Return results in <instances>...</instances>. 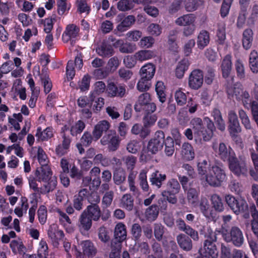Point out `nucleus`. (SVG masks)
I'll list each match as a JSON object with an SVG mask.
<instances>
[{"label": "nucleus", "mask_w": 258, "mask_h": 258, "mask_svg": "<svg viewBox=\"0 0 258 258\" xmlns=\"http://www.w3.org/2000/svg\"><path fill=\"white\" fill-rule=\"evenodd\" d=\"M210 172L206 176L205 180L206 183L213 187H219L226 178L224 169L217 165H213Z\"/></svg>", "instance_id": "nucleus-1"}, {"label": "nucleus", "mask_w": 258, "mask_h": 258, "mask_svg": "<svg viewBox=\"0 0 258 258\" xmlns=\"http://www.w3.org/2000/svg\"><path fill=\"white\" fill-rule=\"evenodd\" d=\"M225 201L229 208L236 215L248 211V204L243 199L236 198L232 195L228 194L225 196Z\"/></svg>", "instance_id": "nucleus-2"}, {"label": "nucleus", "mask_w": 258, "mask_h": 258, "mask_svg": "<svg viewBox=\"0 0 258 258\" xmlns=\"http://www.w3.org/2000/svg\"><path fill=\"white\" fill-rule=\"evenodd\" d=\"M223 237L227 242H231L235 246L241 247L244 243V239L242 230L236 226L231 227L229 231L223 233Z\"/></svg>", "instance_id": "nucleus-3"}, {"label": "nucleus", "mask_w": 258, "mask_h": 258, "mask_svg": "<svg viewBox=\"0 0 258 258\" xmlns=\"http://www.w3.org/2000/svg\"><path fill=\"white\" fill-rule=\"evenodd\" d=\"M206 122V126L198 133L194 137L196 142L199 141L200 143L210 141L214 136L216 131V127L213 121L209 117L204 118Z\"/></svg>", "instance_id": "nucleus-4"}, {"label": "nucleus", "mask_w": 258, "mask_h": 258, "mask_svg": "<svg viewBox=\"0 0 258 258\" xmlns=\"http://www.w3.org/2000/svg\"><path fill=\"white\" fill-rule=\"evenodd\" d=\"M165 134L162 131H157L154 137L149 141L147 150L153 154L161 150L164 143Z\"/></svg>", "instance_id": "nucleus-5"}, {"label": "nucleus", "mask_w": 258, "mask_h": 258, "mask_svg": "<svg viewBox=\"0 0 258 258\" xmlns=\"http://www.w3.org/2000/svg\"><path fill=\"white\" fill-rule=\"evenodd\" d=\"M212 148L216 156L223 161H228L235 155L233 150L230 147L227 148L226 145L222 142L219 144L216 142L213 143Z\"/></svg>", "instance_id": "nucleus-6"}, {"label": "nucleus", "mask_w": 258, "mask_h": 258, "mask_svg": "<svg viewBox=\"0 0 258 258\" xmlns=\"http://www.w3.org/2000/svg\"><path fill=\"white\" fill-rule=\"evenodd\" d=\"M119 137L116 133L112 130L109 131L105 134L100 140L101 144L108 145V149L109 151H115L119 147L120 143Z\"/></svg>", "instance_id": "nucleus-7"}, {"label": "nucleus", "mask_w": 258, "mask_h": 258, "mask_svg": "<svg viewBox=\"0 0 258 258\" xmlns=\"http://www.w3.org/2000/svg\"><path fill=\"white\" fill-rule=\"evenodd\" d=\"M230 170L236 175H245L247 172L245 161L240 158L238 160L234 155L228 161Z\"/></svg>", "instance_id": "nucleus-8"}, {"label": "nucleus", "mask_w": 258, "mask_h": 258, "mask_svg": "<svg viewBox=\"0 0 258 258\" xmlns=\"http://www.w3.org/2000/svg\"><path fill=\"white\" fill-rule=\"evenodd\" d=\"M228 130L232 137H235L241 131L238 117L236 112L233 110L228 112Z\"/></svg>", "instance_id": "nucleus-9"}, {"label": "nucleus", "mask_w": 258, "mask_h": 258, "mask_svg": "<svg viewBox=\"0 0 258 258\" xmlns=\"http://www.w3.org/2000/svg\"><path fill=\"white\" fill-rule=\"evenodd\" d=\"M203 73L199 69L192 71L188 79V85L192 89H199L203 83Z\"/></svg>", "instance_id": "nucleus-10"}, {"label": "nucleus", "mask_w": 258, "mask_h": 258, "mask_svg": "<svg viewBox=\"0 0 258 258\" xmlns=\"http://www.w3.org/2000/svg\"><path fill=\"white\" fill-rule=\"evenodd\" d=\"M106 91L110 97H122L125 94V85L111 82L108 84Z\"/></svg>", "instance_id": "nucleus-11"}, {"label": "nucleus", "mask_w": 258, "mask_h": 258, "mask_svg": "<svg viewBox=\"0 0 258 258\" xmlns=\"http://www.w3.org/2000/svg\"><path fill=\"white\" fill-rule=\"evenodd\" d=\"M176 224L179 230L185 232L189 235L194 241L199 239L198 232L194 229L191 226L187 225L181 218H178L176 221Z\"/></svg>", "instance_id": "nucleus-12"}, {"label": "nucleus", "mask_w": 258, "mask_h": 258, "mask_svg": "<svg viewBox=\"0 0 258 258\" xmlns=\"http://www.w3.org/2000/svg\"><path fill=\"white\" fill-rule=\"evenodd\" d=\"M47 235L55 245H57L59 241L62 240L64 236L63 231L59 229L58 226L55 224L50 225L47 231Z\"/></svg>", "instance_id": "nucleus-13"}, {"label": "nucleus", "mask_w": 258, "mask_h": 258, "mask_svg": "<svg viewBox=\"0 0 258 258\" xmlns=\"http://www.w3.org/2000/svg\"><path fill=\"white\" fill-rule=\"evenodd\" d=\"M110 127V123L105 120L99 121L94 127L92 132L95 141L98 140L102 136L103 133L106 134Z\"/></svg>", "instance_id": "nucleus-14"}, {"label": "nucleus", "mask_w": 258, "mask_h": 258, "mask_svg": "<svg viewBox=\"0 0 258 258\" xmlns=\"http://www.w3.org/2000/svg\"><path fill=\"white\" fill-rule=\"evenodd\" d=\"M80 28L77 25L71 24L68 25L63 33L62 39L67 43L72 39L76 38L79 34Z\"/></svg>", "instance_id": "nucleus-15"}, {"label": "nucleus", "mask_w": 258, "mask_h": 258, "mask_svg": "<svg viewBox=\"0 0 258 258\" xmlns=\"http://www.w3.org/2000/svg\"><path fill=\"white\" fill-rule=\"evenodd\" d=\"M34 174L38 181L46 182L52 176V172L49 166L45 165L37 168Z\"/></svg>", "instance_id": "nucleus-16"}, {"label": "nucleus", "mask_w": 258, "mask_h": 258, "mask_svg": "<svg viewBox=\"0 0 258 258\" xmlns=\"http://www.w3.org/2000/svg\"><path fill=\"white\" fill-rule=\"evenodd\" d=\"M180 189V185L177 180L171 178L168 180L165 185V189L162 192V195H176L179 192Z\"/></svg>", "instance_id": "nucleus-17"}, {"label": "nucleus", "mask_w": 258, "mask_h": 258, "mask_svg": "<svg viewBox=\"0 0 258 258\" xmlns=\"http://www.w3.org/2000/svg\"><path fill=\"white\" fill-rule=\"evenodd\" d=\"M96 53L103 57H109L113 55L114 51L112 46L105 41L99 44L96 48Z\"/></svg>", "instance_id": "nucleus-18"}, {"label": "nucleus", "mask_w": 258, "mask_h": 258, "mask_svg": "<svg viewBox=\"0 0 258 258\" xmlns=\"http://www.w3.org/2000/svg\"><path fill=\"white\" fill-rule=\"evenodd\" d=\"M199 207L201 213L206 218L211 220L215 219L216 215L210 208L209 202L206 198H202Z\"/></svg>", "instance_id": "nucleus-19"}, {"label": "nucleus", "mask_w": 258, "mask_h": 258, "mask_svg": "<svg viewBox=\"0 0 258 258\" xmlns=\"http://www.w3.org/2000/svg\"><path fill=\"white\" fill-rule=\"evenodd\" d=\"M197 168L198 174L201 177V180H204L208 173L212 170V166L208 163V159H199Z\"/></svg>", "instance_id": "nucleus-20"}, {"label": "nucleus", "mask_w": 258, "mask_h": 258, "mask_svg": "<svg viewBox=\"0 0 258 258\" xmlns=\"http://www.w3.org/2000/svg\"><path fill=\"white\" fill-rule=\"evenodd\" d=\"M176 241L180 247L184 251H190L192 248L191 238L184 234H178L176 236Z\"/></svg>", "instance_id": "nucleus-21"}, {"label": "nucleus", "mask_w": 258, "mask_h": 258, "mask_svg": "<svg viewBox=\"0 0 258 258\" xmlns=\"http://www.w3.org/2000/svg\"><path fill=\"white\" fill-rule=\"evenodd\" d=\"M92 219L85 212H82L79 218L78 227L80 231H88L92 225Z\"/></svg>", "instance_id": "nucleus-22"}, {"label": "nucleus", "mask_w": 258, "mask_h": 258, "mask_svg": "<svg viewBox=\"0 0 258 258\" xmlns=\"http://www.w3.org/2000/svg\"><path fill=\"white\" fill-rule=\"evenodd\" d=\"M182 158L186 161L192 160L195 156L194 149L191 145L188 143H184L181 149Z\"/></svg>", "instance_id": "nucleus-23"}, {"label": "nucleus", "mask_w": 258, "mask_h": 258, "mask_svg": "<svg viewBox=\"0 0 258 258\" xmlns=\"http://www.w3.org/2000/svg\"><path fill=\"white\" fill-rule=\"evenodd\" d=\"M253 32L250 28L245 29L242 33V43L243 48L245 50L249 49L253 39Z\"/></svg>", "instance_id": "nucleus-24"}, {"label": "nucleus", "mask_w": 258, "mask_h": 258, "mask_svg": "<svg viewBox=\"0 0 258 258\" xmlns=\"http://www.w3.org/2000/svg\"><path fill=\"white\" fill-rule=\"evenodd\" d=\"M86 188H82L79 190L78 194L74 196L73 205L74 208L80 211L83 209V201L86 196Z\"/></svg>", "instance_id": "nucleus-25"}, {"label": "nucleus", "mask_w": 258, "mask_h": 258, "mask_svg": "<svg viewBox=\"0 0 258 258\" xmlns=\"http://www.w3.org/2000/svg\"><path fill=\"white\" fill-rule=\"evenodd\" d=\"M94 221H98L101 217V209L98 205H89L83 211Z\"/></svg>", "instance_id": "nucleus-26"}, {"label": "nucleus", "mask_w": 258, "mask_h": 258, "mask_svg": "<svg viewBox=\"0 0 258 258\" xmlns=\"http://www.w3.org/2000/svg\"><path fill=\"white\" fill-rule=\"evenodd\" d=\"M156 67L152 63H149L143 66L140 71L141 77L146 79L151 80L155 73Z\"/></svg>", "instance_id": "nucleus-27"}, {"label": "nucleus", "mask_w": 258, "mask_h": 258, "mask_svg": "<svg viewBox=\"0 0 258 258\" xmlns=\"http://www.w3.org/2000/svg\"><path fill=\"white\" fill-rule=\"evenodd\" d=\"M196 17L193 14H185L180 16L175 21V23L179 26H187L195 23Z\"/></svg>", "instance_id": "nucleus-28"}, {"label": "nucleus", "mask_w": 258, "mask_h": 258, "mask_svg": "<svg viewBox=\"0 0 258 258\" xmlns=\"http://www.w3.org/2000/svg\"><path fill=\"white\" fill-rule=\"evenodd\" d=\"M201 235H203L206 238L205 240L208 241L209 243H215L217 241V235L215 232L209 226H203L199 229Z\"/></svg>", "instance_id": "nucleus-29"}, {"label": "nucleus", "mask_w": 258, "mask_h": 258, "mask_svg": "<svg viewBox=\"0 0 258 258\" xmlns=\"http://www.w3.org/2000/svg\"><path fill=\"white\" fill-rule=\"evenodd\" d=\"M210 200L212 208L218 212H222L224 210V205L222 198L220 195L214 194L210 196Z\"/></svg>", "instance_id": "nucleus-30"}, {"label": "nucleus", "mask_w": 258, "mask_h": 258, "mask_svg": "<svg viewBox=\"0 0 258 258\" xmlns=\"http://www.w3.org/2000/svg\"><path fill=\"white\" fill-rule=\"evenodd\" d=\"M166 179V174H161L158 170H156L151 174L149 179L152 185L156 186L159 188L162 185V182L164 181Z\"/></svg>", "instance_id": "nucleus-31"}, {"label": "nucleus", "mask_w": 258, "mask_h": 258, "mask_svg": "<svg viewBox=\"0 0 258 258\" xmlns=\"http://www.w3.org/2000/svg\"><path fill=\"white\" fill-rule=\"evenodd\" d=\"M242 89L240 85H234L230 86L229 85L226 86V92L229 98H235L237 100H240Z\"/></svg>", "instance_id": "nucleus-32"}, {"label": "nucleus", "mask_w": 258, "mask_h": 258, "mask_svg": "<svg viewBox=\"0 0 258 258\" xmlns=\"http://www.w3.org/2000/svg\"><path fill=\"white\" fill-rule=\"evenodd\" d=\"M84 254L89 256H94L97 253V250L92 241L89 240L83 241L81 242Z\"/></svg>", "instance_id": "nucleus-33"}, {"label": "nucleus", "mask_w": 258, "mask_h": 258, "mask_svg": "<svg viewBox=\"0 0 258 258\" xmlns=\"http://www.w3.org/2000/svg\"><path fill=\"white\" fill-rule=\"evenodd\" d=\"M211 115L214 118L217 128L221 131H224L225 130V123L220 110L216 108H214L211 112Z\"/></svg>", "instance_id": "nucleus-34"}, {"label": "nucleus", "mask_w": 258, "mask_h": 258, "mask_svg": "<svg viewBox=\"0 0 258 258\" xmlns=\"http://www.w3.org/2000/svg\"><path fill=\"white\" fill-rule=\"evenodd\" d=\"M127 237L126 226L121 222L118 223L115 226L113 237L125 240Z\"/></svg>", "instance_id": "nucleus-35"}, {"label": "nucleus", "mask_w": 258, "mask_h": 258, "mask_svg": "<svg viewBox=\"0 0 258 258\" xmlns=\"http://www.w3.org/2000/svg\"><path fill=\"white\" fill-rule=\"evenodd\" d=\"M210 42L209 33L206 30H202L198 36L197 45L199 49H203Z\"/></svg>", "instance_id": "nucleus-36"}, {"label": "nucleus", "mask_w": 258, "mask_h": 258, "mask_svg": "<svg viewBox=\"0 0 258 258\" xmlns=\"http://www.w3.org/2000/svg\"><path fill=\"white\" fill-rule=\"evenodd\" d=\"M151 101V98L150 93L147 92L142 93L139 96L138 101L134 106L135 110L137 112H140L141 108L149 103Z\"/></svg>", "instance_id": "nucleus-37"}, {"label": "nucleus", "mask_w": 258, "mask_h": 258, "mask_svg": "<svg viewBox=\"0 0 258 258\" xmlns=\"http://www.w3.org/2000/svg\"><path fill=\"white\" fill-rule=\"evenodd\" d=\"M189 66V62L187 58L180 60L177 64L175 69V75L178 78H182L185 72L187 70Z\"/></svg>", "instance_id": "nucleus-38"}, {"label": "nucleus", "mask_w": 258, "mask_h": 258, "mask_svg": "<svg viewBox=\"0 0 258 258\" xmlns=\"http://www.w3.org/2000/svg\"><path fill=\"white\" fill-rule=\"evenodd\" d=\"M57 182V179L55 176L50 177L41 187V194H48L54 190L56 187Z\"/></svg>", "instance_id": "nucleus-39"}, {"label": "nucleus", "mask_w": 258, "mask_h": 258, "mask_svg": "<svg viewBox=\"0 0 258 258\" xmlns=\"http://www.w3.org/2000/svg\"><path fill=\"white\" fill-rule=\"evenodd\" d=\"M251 215L252 218L251 221V230L258 240V211L255 206L251 207Z\"/></svg>", "instance_id": "nucleus-40"}, {"label": "nucleus", "mask_w": 258, "mask_h": 258, "mask_svg": "<svg viewBox=\"0 0 258 258\" xmlns=\"http://www.w3.org/2000/svg\"><path fill=\"white\" fill-rule=\"evenodd\" d=\"M231 57L229 55H226L222 60L221 69L222 75L224 78L228 77L231 70Z\"/></svg>", "instance_id": "nucleus-41"}, {"label": "nucleus", "mask_w": 258, "mask_h": 258, "mask_svg": "<svg viewBox=\"0 0 258 258\" xmlns=\"http://www.w3.org/2000/svg\"><path fill=\"white\" fill-rule=\"evenodd\" d=\"M53 131L51 127H47L45 130L42 131L40 127L37 129V133L35 135L38 140L45 141L53 137Z\"/></svg>", "instance_id": "nucleus-42"}, {"label": "nucleus", "mask_w": 258, "mask_h": 258, "mask_svg": "<svg viewBox=\"0 0 258 258\" xmlns=\"http://www.w3.org/2000/svg\"><path fill=\"white\" fill-rule=\"evenodd\" d=\"M217 37L219 44H223L226 39V24L223 21H220L217 24Z\"/></svg>", "instance_id": "nucleus-43"}, {"label": "nucleus", "mask_w": 258, "mask_h": 258, "mask_svg": "<svg viewBox=\"0 0 258 258\" xmlns=\"http://www.w3.org/2000/svg\"><path fill=\"white\" fill-rule=\"evenodd\" d=\"M120 204L122 208L132 211L134 207V199L130 194H125L122 197Z\"/></svg>", "instance_id": "nucleus-44"}, {"label": "nucleus", "mask_w": 258, "mask_h": 258, "mask_svg": "<svg viewBox=\"0 0 258 258\" xmlns=\"http://www.w3.org/2000/svg\"><path fill=\"white\" fill-rule=\"evenodd\" d=\"M238 115L245 128L247 130H252L253 127L246 112L242 109H239L238 111Z\"/></svg>", "instance_id": "nucleus-45"}, {"label": "nucleus", "mask_w": 258, "mask_h": 258, "mask_svg": "<svg viewBox=\"0 0 258 258\" xmlns=\"http://www.w3.org/2000/svg\"><path fill=\"white\" fill-rule=\"evenodd\" d=\"M126 179L125 171L121 169H117L113 174V180L116 185H120L123 183Z\"/></svg>", "instance_id": "nucleus-46"}, {"label": "nucleus", "mask_w": 258, "mask_h": 258, "mask_svg": "<svg viewBox=\"0 0 258 258\" xmlns=\"http://www.w3.org/2000/svg\"><path fill=\"white\" fill-rule=\"evenodd\" d=\"M190 124L194 131V136L205 127L202 118L198 117L193 118L190 121Z\"/></svg>", "instance_id": "nucleus-47"}, {"label": "nucleus", "mask_w": 258, "mask_h": 258, "mask_svg": "<svg viewBox=\"0 0 258 258\" xmlns=\"http://www.w3.org/2000/svg\"><path fill=\"white\" fill-rule=\"evenodd\" d=\"M165 150L164 152L166 156L168 157L172 156L174 153V141L171 137H167L166 139H164Z\"/></svg>", "instance_id": "nucleus-48"}, {"label": "nucleus", "mask_w": 258, "mask_h": 258, "mask_svg": "<svg viewBox=\"0 0 258 258\" xmlns=\"http://www.w3.org/2000/svg\"><path fill=\"white\" fill-rule=\"evenodd\" d=\"M204 0H185L184 1V8L187 12H191L196 10L202 5Z\"/></svg>", "instance_id": "nucleus-49"}, {"label": "nucleus", "mask_w": 258, "mask_h": 258, "mask_svg": "<svg viewBox=\"0 0 258 258\" xmlns=\"http://www.w3.org/2000/svg\"><path fill=\"white\" fill-rule=\"evenodd\" d=\"M155 89L159 101L162 103H164L166 100V95L165 93V86L164 83L162 81H158L156 85Z\"/></svg>", "instance_id": "nucleus-50"}, {"label": "nucleus", "mask_w": 258, "mask_h": 258, "mask_svg": "<svg viewBox=\"0 0 258 258\" xmlns=\"http://www.w3.org/2000/svg\"><path fill=\"white\" fill-rule=\"evenodd\" d=\"M135 56L137 60L143 61L153 57L154 53L149 50H143L136 52Z\"/></svg>", "instance_id": "nucleus-51"}, {"label": "nucleus", "mask_w": 258, "mask_h": 258, "mask_svg": "<svg viewBox=\"0 0 258 258\" xmlns=\"http://www.w3.org/2000/svg\"><path fill=\"white\" fill-rule=\"evenodd\" d=\"M159 214V208L156 205H152L148 207L145 212L147 218L149 220H155Z\"/></svg>", "instance_id": "nucleus-52"}, {"label": "nucleus", "mask_w": 258, "mask_h": 258, "mask_svg": "<svg viewBox=\"0 0 258 258\" xmlns=\"http://www.w3.org/2000/svg\"><path fill=\"white\" fill-rule=\"evenodd\" d=\"M85 123L82 120L77 121L70 128V133L73 136H77L80 134L85 128Z\"/></svg>", "instance_id": "nucleus-53"}, {"label": "nucleus", "mask_w": 258, "mask_h": 258, "mask_svg": "<svg viewBox=\"0 0 258 258\" xmlns=\"http://www.w3.org/2000/svg\"><path fill=\"white\" fill-rule=\"evenodd\" d=\"M86 196H85V199L87 200L90 205H98V204L100 201V197L97 192L93 191L90 192L89 191L86 189Z\"/></svg>", "instance_id": "nucleus-54"}, {"label": "nucleus", "mask_w": 258, "mask_h": 258, "mask_svg": "<svg viewBox=\"0 0 258 258\" xmlns=\"http://www.w3.org/2000/svg\"><path fill=\"white\" fill-rule=\"evenodd\" d=\"M199 191L195 188H190L187 192V199L189 204L194 205L198 200Z\"/></svg>", "instance_id": "nucleus-55"}, {"label": "nucleus", "mask_w": 258, "mask_h": 258, "mask_svg": "<svg viewBox=\"0 0 258 258\" xmlns=\"http://www.w3.org/2000/svg\"><path fill=\"white\" fill-rule=\"evenodd\" d=\"M117 7L119 11L125 12L132 9L134 5L132 0H120L118 2Z\"/></svg>", "instance_id": "nucleus-56"}, {"label": "nucleus", "mask_w": 258, "mask_h": 258, "mask_svg": "<svg viewBox=\"0 0 258 258\" xmlns=\"http://www.w3.org/2000/svg\"><path fill=\"white\" fill-rule=\"evenodd\" d=\"M54 21H55V17L41 20V23L43 25L44 31L45 33H49L51 32L53 27Z\"/></svg>", "instance_id": "nucleus-57"}, {"label": "nucleus", "mask_w": 258, "mask_h": 258, "mask_svg": "<svg viewBox=\"0 0 258 258\" xmlns=\"http://www.w3.org/2000/svg\"><path fill=\"white\" fill-rule=\"evenodd\" d=\"M98 236L99 239L103 243H107L110 240L109 232L107 228L104 226H102L98 228Z\"/></svg>", "instance_id": "nucleus-58"}, {"label": "nucleus", "mask_w": 258, "mask_h": 258, "mask_svg": "<svg viewBox=\"0 0 258 258\" xmlns=\"http://www.w3.org/2000/svg\"><path fill=\"white\" fill-rule=\"evenodd\" d=\"M56 212L58 214V220L59 223L63 227H66L68 225L72 224V221L68 215L61 211L60 209H57Z\"/></svg>", "instance_id": "nucleus-59"}, {"label": "nucleus", "mask_w": 258, "mask_h": 258, "mask_svg": "<svg viewBox=\"0 0 258 258\" xmlns=\"http://www.w3.org/2000/svg\"><path fill=\"white\" fill-rule=\"evenodd\" d=\"M151 80L146 79L141 77V79L139 81L137 88L140 92H145L149 89L151 87Z\"/></svg>", "instance_id": "nucleus-60"}, {"label": "nucleus", "mask_w": 258, "mask_h": 258, "mask_svg": "<svg viewBox=\"0 0 258 258\" xmlns=\"http://www.w3.org/2000/svg\"><path fill=\"white\" fill-rule=\"evenodd\" d=\"M123 160L127 169L132 171L135 168L137 158L133 155H130L124 157Z\"/></svg>", "instance_id": "nucleus-61"}, {"label": "nucleus", "mask_w": 258, "mask_h": 258, "mask_svg": "<svg viewBox=\"0 0 258 258\" xmlns=\"http://www.w3.org/2000/svg\"><path fill=\"white\" fill-rule=\"evenodd\" d=\"M29 185L30 188L36 194H41V187H38L37 183V178L32 175H30L28 177Z\"/></svg>", "instance_id": "nucleus-62"}, {"label": "nucleus", "mask_w": 258, "mask_h": 258, "mask_svg": "<svg viewBox=\"0 0 258 258\" xmlns=\"http://www.w3.org/2000/svg\"><path fill=\"white\" fill-rule=\"evenodd\" d=\"M37 155L38 160L41 166L48 165V159L41 147H38Z\"/></svg>", "instance_id": "nucleus-63"}, {"label": "nucleus", "mask_w": 258, "mask_h": 258, "mask_svg": "<svg viewBox=\"0 0 258 258\" xmlns=\"http://www.w3.org/2000/svg\"><path fill=\"white\" fill-rule=\"evenodd\" d=\"M177 120L181 125L186 124L189 120L187 111L184 109H181L178 112Z\"/></svg>", "instance_id": "nucleus-64"}]
</instances>
